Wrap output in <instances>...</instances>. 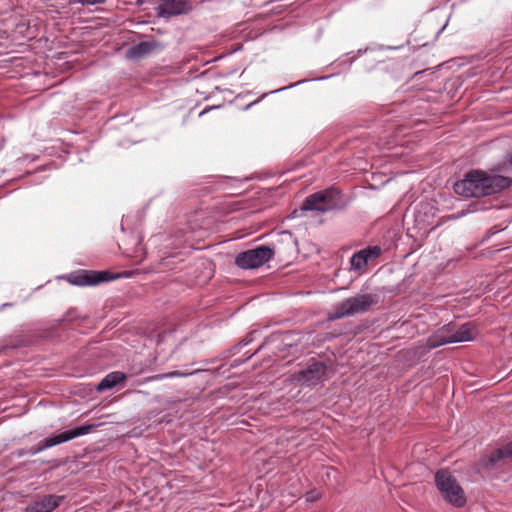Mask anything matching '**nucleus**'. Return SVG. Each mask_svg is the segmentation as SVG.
<instances>
[{"mask_svg": "<svg viewBox=\"0 0 512 512\" xmlns=\"http://www.w3.org/2000/svg\"><path fill=\"white\" fill-rule=\"evenodd\" d=\"M259 100H255L254 102H251L250 104H248L246 107H245V110L249 109L251 106H253L254 104L258 103Z\"/></svg>", "mask_w": 512, "mask_h": 512, "instance_id": "obj_21", "label": "nucleus"}, {"mask_svg": "<svg viewBox=\"0 0 512 512\" xmlns=\"http://www.w3.org/2000/svg\"><path fill=\"white\" fill-rule=\"evenodd\" d=\"M188 0H161L158 6V14L162 17H171L186 12Z\"/></svg>", "mask_w": 512, "mask_h": 512, "instance_id": "obj_11", "label": "nucleus"}, {"mask_svg": "<svg viewBox=\"0 0 512 512\" xmlns=\"http://www.w3.org/2000/svg\"><path fill=\"white\" fill-rule=\"evenodd\" d=\"M477 334L475 326L471 322L457 326L455 324V334H451L447 339H443L442 343H457L471 341Z\"/></svg>", "mask_w": 512, "mask_h": 512, "instance_id": "obj_12", "label": "nucleus"}, {"mask_svg": "<svg viewBox=\"0 0 512 512\" xmlns=\"http://www.w3.org/2000/svg\"><path fill=\"white\" fill-rule=\"evenodd\" d=\"M97 427V424H86L80 427H76L74 429L66 430L58 434L49 436L39 443L38 447L35 448V450L33 451V454H37L45 449L65 443L74 438L86 435L95 430Z\"/></svg>", "mask_w": 512, "mask_h": 512, "instance_id": "obj_6", "label": "nucleus"}, {"mask_svg": "<svg viewBox=\"0 0 512 512\" xmlns=\"http://www.w3.org/2000/svg\"><path fill=\"white\" fill-rule=\"evenodd\" d=\"M252 356H254V353H251V355H249V356L247 357V359L252 358Z\"/></svg>", "mask_w": 512, "mask_h": 512, "instance_id": "obj_26", "label": "nucleus"}, {"mask_svg": "<svg viewBox=\"0 0 512 512\" xmlns=\"http://www.w3.org/2000/svg\"><path fill=\"white\" fill-rule=\"evenodd\" d=\"M377 303L378 296L376 294H356L334 305L327 314V320L332 322L356 314H364Z\"/></svg>", "mask_w": 512, "mask_h": 512, "instance_id": "obj_3", "label": "nucleus"}, {"mask_svg": "<svg viewBox=\"0 0 512 512\" xmlns=\"http://www.w3.org/2000/svg\"><path fill=\"white\" fill-rule=\"evenodd\" d=\"M64 496L43 495L26 506L25 512H52L63 502Z\"/></svg>", "mask_w": 512, "mask_h": 512, "instance_id": "obj_9", "label": "nucleus"}, {"mask_svg": "<svg viewBox=\"0 0 512 512\" xmlns=\"http://www.w3.org/2000/svg\"><path fill=\"white\" fill-rule=\"evenodd\" d=\"M451 334H455V324L449 323L447 325H444L442 328H440L438 331H436L429 339L428 344L431 348H436L442 345H445L446 343H442L443 339H447L451 336Z\"/></svg>", "mask_w": 512, "mask_h": 512, "instance_id": "obj_15", "label": "nucleus"}, {"mask_svg": "<svg viewBox=\"0 0 512 512\" xmlns=\"http://www.w3.org/2000/svg\"><path fill=\"white\" fill-rule=\"evenodd\" d=\"M292 87H293V85H289L288 87H285V89L286 88H292ZM281 90H284V88L278 89L277 91H281Z\"/></svg>", "mask_w": 512, "mask_h": 512, "instance_id": "obj_23", "label": "nucleus"}, {"mask_svg": "<svg viewBox=\"0 0 512 512\" xmlns=\"http://www.w3.org/2000/svg\"><path fill=\"white\" fill-rule=\"evenodd\" d=\"M248 341H240L239 344L235 347V349H239L240 347L246 346Z\"/></svg>", "mask_w": 512, "mask_h": 512, "instance_id": "obj_20", "label": "nucleus"}, {"mask_svg": "<svg viewBox=\"0 0 512 512\" xmlns=\"http://www.w3.org/2000/svg\"><path fill=\"white\" fill-rule=\"evenodd\" d=\"M73 4H81L83 6H90L96 4H104L106 0H69Z\"/></svg>", "mask_w": 512, "mask_h": 512, "instance_id": "obj_18", "label": "nucleus"}, {"mask_svg": "<svg viewBox=\"0 0 512 512\" xmlns=\"http://www.w3.org/2000/svg\"><path fill=\"white\" fill-rule=\"evenodd\" d=\"M380 254L381 248L379 246H369L354 253L350 259L351 269L361 271L370 260L377 258Z\"/></svg>", "mask_w": 512, "mask_h": 512, "instance_id": "obj_10", "label": "nucleus"}, {"mask_svg": "<svg viewBox=\"0 0 512 512\" xmlns=\"http://www.w3.org/2000/svg\"><path fill=\"white\" fill-rule=\"evenodd\" d=\"M239 365V362L237 360H235V363L232 364V366H238Z\"/></svg>", "mask_w": 512, "mask_h": 512, "instance_id": "obj_24", "label": "nucleus"}, {"mask_svg": "<svg viewBox=\"0 0 512 512\" xmlns=\"http://www.w3.org/2000/svg\"><path fill=\"white\" fill-rule=\"evenodd\" d=\"M126 379L125 373L121 371H113L107 374L97 385L98 391H105L115 387Z\"/></svg>", "mask_w": 512, "mask_h": 512, "instance_id": "obj_16", "label": "nucleus"}, {"mask_svg": "<svg viewBox=\"0 0 512 512\" xmlns=\"http://www.w3.org/2000/svg\"><path fill=\"white\" fill-rule=\"evenodd\" d=\"M507 161L512 165V153L507 157Z\"/></svg>", "mask_w": 512, "mask_h": 512, "instance_id": "obj_22", "label": "nucleus"}, {"mask_svg": "<svg viewBox=\"0 0 512 512\" xmlns=\"http://www.w3.org/2000/svg\"><path fill=\"white\" fill-rule=\"evenodd\" d=\"M512 457V441L507 443L501 448L493 450L489 455L481 459V465L483 468H493L497 462Z\"/></svg>", "mask_w": 512, "mask_h": 512, "instance_id": "obj_13", "label": "nucleus"}, {"mask_svg": "<svg viewBox=\"0 0 512 512\" xmlns=\"http://www.w3.org/2000/svg\"><path fill=\"white\" fill-rule=\"evenodd\" d=\"M327 365L315 359H311L306 367L294 374V379L307 386H315L325 379Z\"/></svg>", "mask_w": 512, "mask_h": 512, "instance_id": "obj_7", "label": "nucleus"}, {"mask_svg": "<svg viewBox=\"0 0 512 512\" xmlns=\"http://www.w3.org/2000/svg\"><path fill=\"white\" fill-rule=\"evenodd\" d=\"M511 183L509 177L472 170L462 180L457 181L453 188L456 194L463 197H483L500 193L510 187Z\"/></svg>", "mask_w": 512, "mask_h": 512, "instance_id": "obj_1", "label": "nucleus"}, {"mask_svg": "<svg viewBox=\"0 0 512 512\" xmlns=\"http://www.w3.org/2000/svg\"><path fill=\"white\" fill-rule=\"evenodd\" d=\"M162 44L155 40L142 41L130 47L127 51L128 58L140 59L153 51L161 50Z\"/></svg>", "mask_w": 512, "mask_h": 512, "instance_id": "obj_14", "label": "nucleus"}, {"mask_svg": "<svg viewBox=\"0 0 512 512\" xmlns=\"http://www.w3.org/2000/svg\"><path fill=\"white\" fill-rule=\"evenodd\" d=\"M296 240L289 231L280 233L279 239L273 243V247L261 245L246 250L236 256L235 264L241 269H254L269 261L274 254L286 255L295 250Z\"/></svg>", "mask_w": 512, "mask_h": 512, "instance_id": "obj_2", "label": "nucleus"}, {"mask_svg": "<svg viewBox=\"0 0 512 512\" xmlns=\"http://www.w3.org/2000/svg\"><path fill=\"white\" fill-rule=\"evenodd\" d=\"M346 207L339 190L330 188L313 193L306 197L301 205L302 211L325 213L333 210H341Z\"/></svg>", "mask_w": 512, "mask_h": 512, "instance_id": "obj_4", "label": "nucleus"}, {"mask_svg": "<svg viewBox=\"0 0 512 512\" xmlns=\"http://www.w3.org/2000/svg\"><path fill=\"white\" fill-rule=\"evenodd\" d=\"M118 278L109 271L78 270L68 276L69 283L76 286H94Z\"/></svg>", "mask_w": 512, "mask_h": 512, "instance_id": "obj_8", "label": "nucleus"}, {"mask_svg": "<svg viewBox=\"0 0 512 512\" xmlns=\"http://www.w3.org/2000/svg\"><path fill=\"white\" fill-rule=\"evenodd\" d=\"M435 484L443 498L452 506L460 508L466 504L464 490L448 470L441 469L436 472Z\"/></svg>", "mask_w": 512, "mask_h": 512, "instance_id": "obj_5", "label": "nucleus"}, {"mask_svg": "<svg viewBox=\"0 0 512 512\" xmlns=\"http://www.w3.org/2000/svg\"><path fill=\"white\" fill-rule=\"evenodd\" d=\"M202 371H203L202 369H196V370H193V371H178V370H175V371H171V372H168V373L154 375V376L150 377L149 379H151V380H162V379H165V378L188 377V376H191V375H194V374H198V373H200Z\"/></svg>", "mask_w": 512, "mask_h": 512, "instance_id": "obj_17", "label": "nucleus"}, {"mask_svg": "<svg viewBox=\"0 0 512 512\" xmlns=\"http://www.w3.org/2000/svg\"><path fill=\"white\" fill-rule=\"evenodd\" d=\"M252 356H254V353H251V355H249V356L247 357V359L252 358Z\"/></svg>", "mask_w": 512, "mask_h": 512, "instance_id": "obj_25", "label": "nucleus"}, {"mask_svg": "<svg viewBox=\"0 0 512 512\" xmlns=\"http://www.w3.org/2000/svg\"><path fill=\"white\" fill-rule=\"evenodd\" d=\"M317 499V496H314L313 493L307 494V500L308 501H315Z\"/></svg>", "mask_w": 512, "mask_h": 512, "instance_id": "obj_19", "label": "nucleus"}]
</instances>
